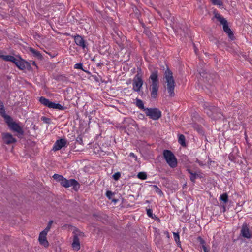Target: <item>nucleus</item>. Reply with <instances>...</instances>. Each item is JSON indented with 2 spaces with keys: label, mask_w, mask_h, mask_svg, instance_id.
<instances>
[{
  "label": "nucleus",
  "mask_w": 252,
  "mask_h": 252,
  "mask_svg": "<svg viewBox=\"0 0 252 252\" xmlns=\"http://www.w3.org/2000/svg\"><path fill=\"white\" fill-rule=\"evenodd\" d=\"M149 79L152 82L149 88L151 91V96L152 98L156 99L157 97L159 87L158 71L155 70L152 71Z\"/></svg>",
  "instance_id": "obj_1"
},
{
  "label": "nucleus",
  "mask_w": 252,
  "mask_h": 252,
  "mask_svg": "<svg viewBox=\"0 0 252 252\" xmlns=\"http://www.w3.org/2000/svg\"><path fill=\"white\" fill-rule=\"evenodd\" d=\"M205 113L212 119L216 120L220 119L223 116L220 108L210 105L208 103H204L203 105Z\"/></svg>",
  "instance_id": "obj_2"
},
{
  "label": "nucleus",
  "mask_w": 252,
  "mask_h": 252,
  "mask_svg": "<svg viewBox=\"0 0 252 252\" xmlns=\"http://www.w3.org/2000/svg\"><path fill=\"white\" fill-rule=\"evenodd\" d=\"M164 77L167 83V89L169 94V96L171 97H173L175 95L174 88L175 82L173 76V73L168 67H167V69L165 71Z\"/></svg>",
  "instance_id": "obj_3"
},
{
  "label": "nucleus",
  "mask_w": 252,
  "mask_h": 252,
  "mask_svg": "<svg viewBox=\"0 0 252 252\" xmlns=\"http://www.w3.org/2000/svg\"><path fill=\"white\" fill-rule=\"evenodd\" d=\"M198 71L203 81L208 85H214L219 79L218 75L215 73H210L203 68L199 69Z\"/></svg>",
  "instance_id": "obj_4"
},
{
  "label": "nucleus",
  "mask_w": 252,
  "mask_h": 252,
  "mask_svg": "<svg viewBox=\"0 0 252 252\" xmlns=\"http://www.w3.org/2000/svg\"><path fill=\"white\" fill-rule=\"evenodd\" d=\"M214 17L219 21L223 26L224 32L228 34V37L231 40H234L235 38L233 32L228 26L227 21L222 16L218 13L215 14Z\"/></svg>",
  "instance_id": "obj_5"
},
{
  "label": "nucleus",
  "mask_w": 252,
  "mask_h": 252,
  "mask_svg": "<svg viewBox=\"0 0 252 252\" xmlns=\"http://www.w3.org/2000/svg\"><path fill=\"white\" fill-rule=\"evenodd\" d=\"M163 154L167 163L171 168H175L177 166V158L170 150H164Z\"/></svg>",
  "instance_id": "obj_6"
},
{
  "label": "nucleus",
  "mask_w": 252,
  "mask_h": 252,
  "mask_svg": "<svg viewBox=\"0 0 252 252\" xmlns=\"http://www.w3.org/2000/svg\"><path fill=\"white\" fill-rule=\"evenodd\" d=\"M145 114L154 120H157L161 117V112L157 108H146Z\"/></svg>",
  "instance_id": "obj_7"
},
{
  "label": "nucleus",
  "mask_w": 252,
  "mask_h": 252,
  "mask_svg": "<svg viewBox=\"0 0 252 252\" xmlns=\"http://www.w3.org/2000/svg\"><path fill=\"white\" fill-rule=\"evenodd\" d=\"M18 58L19 60L17 59V61L14 63L18 69L21 70H23L25 69H27L29 71L32 70V67L29 62L22 59L20 56H18Z\"/></svg>",
  "instance_id": "obj_8"
},
{
  "label": "nucleus",
  "mask_w": 252,
  "mask_h": 252,
  "mask_svg": "<svg viewBox=\"0 0 252 252\" xmlns=\"http://www.w3.org/2000/svg\"><path fill=\"white\" fill-rule=\"evenodd\" d=\"M61 185L65 188L72 186L73 189L75 191H78L80 187V185L76 180L74 179L67 180L65 178H63V182H61Z\"/></svg>",
  "instance_id": "obj_9"
},
{
  "label": "nucleus",
  "mask_w": 252,
  "mask_h": 252,
  "mask_svg": "<svg viewBox=\"0 0 252 252\" xmlns=\"http://www.w3.org/2000/svg\"><path fill=\"white\" fill-rule=\"evenodd\" d=\"M143 84V80H142V76L138 72L133 80V90L135 92H140Z\"/></svg>",
  "instance_id": "obj_10"
},
{
  "label": "nucleus",
  "mask_w": 252,
  "mask_h": 252,
  "mask_svg": "<svg viewBox=\"0 0 252 252\" xmlns=\"http://www.w3.org/2000/svg\"><path fill=\"white\" fill-rule=\"evenodd\" d=\"M8 127L13 132L17 133L18 135L20 137H21L24 135V132L22 128L18 123L14 121L9 124Z\"/></svg>",
  "instance_id": "obj_11"
},
{
  "label": "nucleus",
  "mask_w": 252,
  "mask_h": 252,
  "mask_svg": "<svg viewBox=\"0 0 252 252\" xmlns=\"http://www.w3.org/2000/svg\"><path fill=\"white\" fill-rule=\"evenodd\" d=\"M1 138L3 143L7 145H10L17 142L16 139L14 138L11 134L8 132L2 133Z\"/></svg>",
  "instance_id": "obj_12"
},
{
  "label": "nucleus",
  "mask_w": 252,
  "mask_h": 252,
  "mask_svg": "<svg viewBox=\"0 0 252 252\" xmlns=\"http://www.w3.org/2000/svg\"><path fill=\"white\" fill-rule=\"evenodd\" d=\"M240 234L245 238L250 239L252 237V232L249 228L246 223H244L243 224Z\"/></svg>",
  "instance_id": "obj_13"
},
{
  "label": "nucleus",
  "mask_w": 252,
  "mask_h": 252,
  "mask_svg": "<svg viewBox=\"0 0 252 252\" xmlns=\"http://www.w3.org/2000/svg\"><path fill=\"white\" fill-rule=\"evenodd\" d=\"M66 144V141L65 139L61 138L57 140L54 144L52 150L56 151L61 149Z\"/></svg>",
  "instance_id": "obj_14"
},
{
  "label": "nucleus",
  "mask_w": 252,
  "mask_h": 252,
  "mask_svg": "<svg viewBox=\"0 0 252 252\" xmlns=\"http://www.w3.org/2000/svg\"><path fill=\"white\" fill-rule=\"evenodd\" d=\"M47 234L45 232L42 231L40 233L38 238L40 244L45 248H47L49 245L46 238Z\"/></svg>",
  "instance_id": "obj_15"
},
{
  "label": "nucleus",
  "mask_w": 252,
  "mask_h": 252,
  "mask_svg": "<svg viewBox=\"0 0 252 252\" xmlns=\"http://www.w3.org/2000/svg\"><path fill=\"white\" fill-rule=\"evenodd\" d=\"M72 37H73L75 43L78 46L81 47L83 49H85L87 47L85 41L81 36L76 34L74 36H72Z\"/></svg>",
  "instance_id": "obj_16"
},
{
  "label": "nucleus",
  "mask_w": 252,
  "mask_h": 252,
  "mask_svg": "<svg viewBox=\"0 0 252 252\" xmlns=\"http://www.w3.org/2000/svg\"><path fill=\"white\" fill-rule=\"evenodd\" d=\"M72 248L75 250H79L80 248V241L79 237L76 234H73V242L72 243Z\"/></svg>",
  "instance_id": "obj_17"
},
{
  "label": "nucleus",
  "mask_w": 252,
  "mask_h": 252,
  "mask_svg": "<svg viewBox=\"0 0 252 252\" xmlns=\"http://www.w3.org/2000/svg\"><path fill=\"white\" fill-rule=\"evenodd\" d=\"M187 171L190 174L189 179L190 181L194 183L195 182V179L197 178H202V176L201 174H197L195 172H193V171L190 169H187Z\"/></svg>",
  "instance_id": "obj_18"
},
{
  "label": "nucleus",
  "mask_w": 252,
  "mask_h": 252,
  "mask_svg": "<svg viewBox=\"0 0 252 252\" xmlns=\"http://www.w3.org/2000/svg\"><path fill=\"white\" fill-rule=\"evenodd\" d=\"M0 58L2 59L5 61H9L11 62L14 64L17 61V59H16L14 56L12 55H1L0 56Z\"/></svg>",
  "instance_id": "obj_19"
},
{
  "label": "nucleus",
  "mask_w": 252,
  "mask_h": 252,
  "mask_svg": "<svg viewBox=\"0 0 252 252\" xmlns=\"http://www.w3.org/2000/svg\"><path fill=\"white\" fill-rule=\"evenodd\" d=\"M39 101L41 104L46 107H48L49 108H50L52 101H50L49 99L46 98L43 96H41L39 97Z\"/></svg>",
  "instance_id": "obj_20"
},
{
  "label": "nucleus",
  "mask_w": 252,
  "mask_h": 252,
  "mask_svg": "<svg viewBox=\"0 0 252 252\" xmlns=\"http://www.w3.org/2000/svg\"><path fill=\"white\" fill-rule=\"evenodd\" d=\"M30 52L33 54V56L38 59L42 60L43 57L39 51L36 50L32 47H30L29 49Z\"/></svg>",
  "instance_id": "obj_21"
},
{
  "label": "nucleus",
  "mask_w": 252,
  "mask_h": 252,
  "mask_svg": "<svg viewBox=\"0 0 252 252\" xmlns=\"http://www.w3.org/2000/svg\"><path fill=\"white\" fill-rule=\"evenodd\" d=\"M50 108H53L59 110H63L66 108L59 103H56L54 102H52Z\"/></svg>",
  "instance_id": "obj_22"
},
{
  "label": "nucleus",
  "mask_w": 252,
  "mask_h": 252,
  "mask_svg": "<svg viewBox=\"0 0 252 252\" xmlns=\"http://www.w3.org/2000/svg\"><path fill=\"white\" fill-rule=\"evenodd\" d=\"M1 116L4 119L8 126H9L10 124L14 122L13 119L9 115H7L6 113L1 115Z\"/></svg>",
  "instance_id": "obj_23"
},
{
  "label": "nucleus",
  "mask_w": 252,
  "mask_h": 252,
  "mask_svg": "<svg viewBox=\"0 0 252 252\" xmlns=\"http://www.w3.org/2000/svg\"><path fill=\"white\" fill-rule=\"evenodd\" d=\"M136 106L144 111H146V108H145L143 101L138 98L136 99Z\"/></svg>",
  "instance_id": "obj_24"
},
{
  "label": "nucleus",
  "mask_w": 252,
  "mask_h": 252,
  "mask_svg": "<svg viewBox=\"0 0 252 252\" xmlns=\"http://www.w3.org/2000/svg\"><path fill=\"white\" fill-rule=\"evenodd\" d=\"M178 142L183 147L186 146L185 137L183 134L179 136Z\"/></svg>",
  "instance_id": "obj_25"
},
{
  "label": "nucleus",
  "mask_w": 252,
  "mask_h": 252,
  "mask_svg": "<svg viewBox=\"0 0 252 252\" xmlns=\"http://www.w3.org/2000/svg\"><path fill=\"white\" fill-rule=\"evenodd\" d=\"M220 200L226 204L228 201V195L227 193H224L220 195Z\"/></svg>",
  "instance_id": "obj_26"
},
{
  "label": "nucleus",
  "mask_w": 252,
  "mask_h": 252,
  "mask_svg": "<svg viewBox=\"0 0 252 252\" xmlns=\"http://www.w3.org/2000/svg\"><path fill=\"white\" fill-rule=\"evenodd\" d=\"M53 178L57 181L60 182L61 184V182H63V178H64L62 175L58 174H54L53 176Z\"/></svg>",
  "instance_id": "obj_27"
},
{
  "label": "nucleus",
  "mask_w": 252,
  "mask_h": 252,
  "mask_svg": "<svg viewBox=\"0 0 252 252\" xmlns=\"http://www.w3.org/2000/svg\"><path fill=\"white\" fill-rule=\"evenodd\" d=\"M147 214L149 217L152 219L159 220L158 218L157 217L156 215L153 214L152 210L151 209H147Z\"/></svg>",
  "instance_id": "obj_28"
},
{
  "label": "nucleus",
  "mask_w": 252,
  "mask_h": 252,
  "mask_svg": "<svg viewBox=\"0 0 252 252\" xmlns=\"http://www.w3.org/2000/svg\"><path fill=\"white\" fill-rule=\"evenodd\" d=\"M73 234H76L78 237H83L84 236V233L80 231L77 228L75 227H74Z\"/></svg>",
  "instance_id": "obj_29"
},
{
  "label": "nucleus",
  "mask_w": 252,
  "mask_h": 252,
  "mask_svg": "<svg viewBox=\"0 0 252 252\" xmlns=\"http://www.w3.org/2000/svg\"><path fill=\"white\" fill-rule=\"evenodd\" d=\"M174 240L177 244L178 246H181V242L180 241V236L179 233H173Z\"/></svg>",
  "instance_id": "obj_30"
},
{
  "label": "nucleus",
  "mask_w": 252,
  "mask_h": 252,
  "mask_svg": "<svg viewBox=\"0 0 252 252\" xmlns=\"http://www.w3.org/2000/svg\"><path fill=\"white\" fill-rule=\"evenodd\" d=\"M137 176L139 179L141 180H145L147 177L146 173L144 172H139Z\"/></svg>",
  "instance_id": "obj_31"
},
{
  "label": "nucleus",
  "mask_w": 252,
  "mask_h": 252,
  "mask_svg": "<svg viewBox=\"0 0 252 252\" xmlns=\"http://www.w3.org/2000/svg\"><path fill=\"white\" fill-rule=\"evenodd\" d=\"M74 68L81 69L83 71L87 72L88 74H90L89 71L85 70L83 68V64L81 63L75 64L74 65Z\"/></svg>",
  "instance_id": "obj_32"
},
{
  "label": "nucleus",
  "mask_w": 252,
  "mask_h": 252,
  "mask_svg": "<svg viewBox=\"0 0 252 252\" xmlns=\"http://www.w3.org/2000/svg\"><path fill=\"white\" fill-rule=\"evenodd\" d=\"M5 110L4 108V106L3 105V102L0 100V113L1 115H2L3 114H5Z\"/></svg>",
  "instance_id": "obj_33"
},
{
  "label": "nucleus",
  "mask_w": 252,
  "mask_h": 252,
  "mask_svg": "<svg viewBox=\"0 0 252 252\" xmlns=\"http://www.w3.org/2000/svg\"><path fill=\"white\" fill-rule=\"evenodd\" d=\"M153 187L155 189V191L156 193L158 194L160 196L163 195V193L157 185H153Z\"/></svg>",
  "instance_id": "obj_34"
},
{
  "label": "nucleus",
  "mask_w": 252,
  "mask_h": 252,
  "mask_svg": "<svg viewBox=\"0 0 252 252\" xmlns=\"http://www.w3.org/2000/svg\"><path fill=\"white\" fill-rule=\"evenodd\" d=\"M53 223V221L52 220H50L48 222L47 227L42 231L45 232L46 233H47L48 232V231L50 230L51 225Z\"/></svg>",
  "instance_id": "obj_35"
},
{
  "label": "nucleus",
  "mask_w": 252,
  "mask_h": 252,
  "mask_svg": "<svg viewBox=\"0 0 252 252\" xmlns=\"http://www.w3.org/2000/svg\"><path fill=\"white\" fill-rule=\"evenodd\" d=\"M41 120L43 121L44 123L50 124L51 122V120L50 118H47L45 116H42L41 118Z\"/></svg>",
  "instance_id": "obj_36"
},
{
  "label": "nucleus",
  "mask_w": 252,
  "mask_h": 252,
  "mask_svg": "<svg viewBox=\"0 0 252 252\" xmlns=\"http://www.w3.org/2000/svg\"><path fill=\"white\" fill-rule=\"evenodd\" d=\"M197 240L202 245V247L203 246H205V241L201 236H198L197 238Z\"/></svg>",
  "instance_id": "obj_37"
},
{
  "label": "nucleus",
  "mask_w": 252,
  "mask_h": 252,
  "mask_svg": "<svg viewBox=\"0 0 252 252\" xmlns=\"http://www.w3.org/2000/svg\"><path fill=\"white\" fill-rule=\"evenodd\" d=\"M228 158L231 161L235 162V160L236 158V156L235 154H233V153H231L229 154Z\"/></svg>",
  "instance_id": "obj_38"
},
{
  "label": "nucleus",
  "mask_w": 252,
  "mask_h": 252,
  "mask_svg": "<svg viewBox=\"0 0 252 252\" xmlns=\"http://www.w3.org/2000/svg\"><path fill=\"white\" fill-rule=\"evenodd\" d=\"M112 177H113V178L115 181H117L119 179V178L121 177V173L119 172H117L115 173L114 174H113Z\"/></svg>",
  "instance_id": "obj_39"
},
{
  "label": "nucleus",
  "mask_w": 252,
  "mask_h": 252,
  "mask_svg": "<svg viewBox=\"0 0 252 252\" xmlns=\"http://www.w3.org/2000/svg\"><path fill=\"white\" fill-rule=\"evenodd\" d=\"M212 3L214 5H217L219 6L223 5V2L220 0H215L214 1H213Z\"/></svg>",
  "instance_id": "obj_40"
},
{
  "label": "nucleus",
  "mask_w": 252,
  "mask_h": 252,
  "mask_svg": "<svg viewBox=\"0 0 252 252\" xmlns=\"http://www.w3.org/2000/svg\"><path fill=\"white\" fill-rule=\"evenodd\" d=\"M113 195H114V193L110 190H107L106 192V195L109 199H111Z\"/></svg>",
  "instance_id": "obj_41"
},
{
  "label": "nucleus",
  "mask_w": 252,
  "mask_h": 252,
  "mask_svg": "<svg viewBox=\"0 0 252 252\" xmlns=\"http://www.w3.org/2000/svg\"><path fill=\"white\" fill-rule=\"evenodd\" d=\"M76 142L78 143L79 144H83V139L82 137L79 135L78 136L76 139Z\"/></svg>",
  "instance_id": "obj_42"
},
{
  "label": "nucleus",
  "mask_w": 252,
  "mask_h": 252,
  "mask_svg": "<svg viewBox=\"0 0 252 252\" xmlns=\"http://www.w3.org/2000/svg\"><path fill=\"white\" fill-rule=\"evenodd\" d=\"M197 130L198 132V133H200V134L202 135H204V132L201 127L198 126V127L197 128Z\"/></svg>",
  "instance_id": "obj_43"
},
{
  "label": "nucleus",
  "mask_w": 252,
  "mask_h": 252,
  "mask_svg": "<svg viewBox=\"0 0 252 252\" xmlns=\"http://www.w3.org/2000/svg\"><path fill=\"white\" fill-rule=\"evenodd\" d=\"M144 33L148 37H150L151 35V32L148 29H145L144 31Z\"/></svg>",
  "instance_id": "obj_44"
},
{
  "label": "nucleus",
  "mask_w": 252,
  "mask_h": 252,
  "mask_svg": "<svg viewBox=\"0 0 252 252\" xmlns=\"http://www.w3.org/2000/svg\"><path fill=\"white\" fill-rule=\"evenodd\" d=\"M93 78L94 79V80L97 82H99V77L97 76H93Z\"/></svg>",
  "instance_id": "obj_45"
},
{
  "label": "nucleus",
  "mask_w": 252,
  "mask_h": 252,
  "mask_svg": "<svg viewBox=\"0 0 252 252\" xmlns=\"http://www.w3.org/2000/svg\"><path fill=\"white\" fill-rule=\"evenodd\" d=\"M202 248L203 249L204 252H209V250L207 249L206 246H203Z\"/></svg>",
  "instance_id": "obj_46"
},
{
  "label": "nucleus",
  "mask_w": 252,
  "mask_h": 252,
  "mask_svg": "<svg viewBox=\"0 0 252 252\" xmlns=\"http://www.w3.org/2000/svg\"><path fill=\"white\" fill-rule=\"evenodd\" d=\"M211 163H214V161L211 160V159H209V160H208V164L209 165H211Z\"/></svg>",
  "instance_id": "obj_47"
},
{
  "label": "nucleus",
  "mask_w": 252,
  "mask_h": 252,
  "mask_svg": "<svg viewBox=\"0 0 252 252\" xmlns=\"http://www.w3.org/2000/svg\"><path fill=\"white\" fill-rule=\"evenodd\" d=\"M103 63H97V66H101L102 65H103Z\"/></svg>",
  "instance_id": "obj_48"
},
{
  "label": "nucleus",
  "mask_w": 252,
  "mask_h": 252,
  "mask_svg": "<svg viewBox=\"0 0 252 252\" xmlns=\"http://www.w3.org/2000/svg\"><path fill=\"white\" fill-rule=\"evenodd\" d=\"M32 64L33 65H34V66H36V67H37V64H36V63H35V61H33V62L32 63Z\"/></svg>",
  "instance_id": "obj_49"
},
{
  "label": "nucleus",
  "mask_w": 252,
  "mask_h": 252,
  "mask_svg": "<svg viewBox=\"0 0 252 252\" xmlns=\"http://www.w3.org/2000/svg\"><path fill=\"white\" fill-rule=\"evenodd\" d=\"M223 212L226 211V206L224 205H223Z\"/></svg>",
  "instance_id": "obj_50"
},
{
  "label": "nucleus",
  "mask_w": 252,
  "mask_h": 252,
  "mask_svg": "<svg viewBox=\"0 0 252 252\" xmlns=\"http://www.w3.org/2000/svg\"><path fill=\"white\" fill-rule=\"evenodd\" d=\"M193 46H194V51L196 53V49H196V46H195L194 44H193Z\"/></svg>",
  "instance_id": "obj_51"
},
{
  "label": "nucleus",
  "mask_w": 252,
  "mask_h": 252,
  "mask_svg": "<svg viewBox=\"0 0 252 252\" xmlns=\"http://www.w3.org/2000/svg\"><path fill=\"white\" fill-rule=\"evenodd\" d=\"M33 128L34 130H36V129H37V127L35 125H34L33 127Z\"/></svg>",
  "instance_id": "obj_52"
},
{
  "label": "nucleus",
  "mask_w": 252,
  "mask_h": 252,
  "mask_svg": "<svg viewBox=\"0 0 252 252\" xmlns=\"http://www.w3.org/2000/svg\"><path fill=\"white\" fill-rule=\"evenodd\" d=\"M95 59H96V57H95V56H94V58H93V59H92V61H95Z\"/></svg>",
  "instance_id": "obj_53"
},
{
  "label": "nucleus",
  "mask_w": 252,
  "mask_h": 252,
  "mask_svg": "<svg viewBox=\"0 0 252 252\" xmlns=\"http://www.w3.org/2000/svg\"><path fill=\"white\" fill-rule=\"evenodd\" d=\"M100 81H101V82H105V83H107V82H106V81H104V80H103L101 78V79H100Z\"/></svg>",
  "instance_id": "obj_54"
},
{
  "label": "nucleus",
  "mask_w": 252,
  "mask_h": 252,
  "mask_svg": "<svg viewBox=\"0 0 252 252\" xmlns=\"http://www.w3.org/2000/svg\"><path fill=\"white\" fill-rule=\"evenodd\" d=\"M112 201L114 202H116L117 201V200L114 199L112 200Z\"/></svg>",
  "instance_id": "obj_55"
},
{
  "label": "nucleus",
  "mask_w": 252,
  "mask_h": 252,
  "mask_svg": "<svg viewBox=\"0 0 252 252\" xmlns=\"http://www.w3.org/2000/svg\"><path fill=\"white\" fill-rule=\"evenodd\" d=\"M130 155H132V156H134V154H133V153H130Z\"/></svg>",
  "instance_id": "obj_56"
},
{
  "label": "nucleus",
  "mask_w": 252,
  "mask_h": 252,
  "mask_svg": "<svg viewBox=\"0 0 252 252\" xmlns=\"http://www.w3.org/2000/svg\"><path fill=\"white\" fill-rule=\"evenodd\" d=\"M143 93H143V91H142V92H141V93H139V94H140L141 95L143 94Z\"/></svg>",
  "instance_id": "obj_57"
},
{
  "label": "nucleus",
  "mask_w": 252,
  "mask_h": 252,
  "mask_svg": "<svg viewBox=\"0 0 252 252\" xmlns=\"http://www.w3.org/2000/svg\"><path fill=\"white\" fill-rule=\"evenodd\" d=\"M140 115H141V116H140V117H144V115H143V114H140Z\"/></svg>",
  "instance_id": "obj_58"
},
{
  "label": "nucleus",
  "mask_w": 252,
  "mask_h": 252,
  "mask_svg": "<svg viewBox=\"0 0 252 252\" xmlns=\"http://www.w3.org/2000/svg\"><path fill=\"white\" fill-rule=\"evenodd\" d=\"M140 115H141V116H140V117H144V115H143V114H140Z\"/></svg>",
  "instance_id": "obj_59"
},
{
  "label": "nucleus",
  "mask_w": 252,
  "mask_h": 252,
  "mask_svg": "<svg viewBox=\"0 0 252 252\" xmlns=\"http://www.w3.org/2000/svg\"><path fill=\"white\" fill-rule=\"evenodd\" d=\"M215 0H211L212 3L213 2V1H214Z\"/></svg>",
  "instance_id": "obj_60"
},
{
  "label": "nucleus",
  "mask_w": 252,
  "mask_h": 252,
  "mask_svg": "<svg viewBox=\"0 0 252 252\" xmlns=\"http://www.w3.org/2000/svg\"><path fill=\"white\" fill-rule=\"evenodd\" d=\"M68 226H70V227H73L71 225H69Z\"/></svg>",
  "instance_id": "obj_61"
},
{
  "label": "nucleus",
  "mask_w": 252,
  "mask_h": 252,
  "mask_svg": "<svg viewBox=\"0 0 252 252\" xmlns=\"http://www.w3.org/2000/svg\"><path fill=\"white\" fill-rule=\"evenodd\" d=\"M186 30L188 31V29L187 28H186Z\"/></svg>",
  "instance_id": "obj_62"
},
{
  "label": "nucleus",
  "mask_w": 252,
  "mask_h": 252,
  "mask_svg": "<svg viewBox=\"0 0 252 252\" xmlns=\"http://www.w3.org/2000/svg\"><path fill=\"white\" fill-rule=\"evenodd\" d=\"M98 252H101L100 251H98Z\"/></svg>",
  "instance_id": "obj_63"
}]
</instances>
